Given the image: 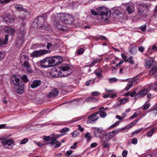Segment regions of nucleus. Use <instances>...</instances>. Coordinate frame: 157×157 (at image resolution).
<instances>
[{"label": "nucleus", "instance_id": "obj_1", "mask_svg": "<svg viewBox=\"0 0 157 157\" xmlns=\"http://www.w3.org/2000/svg\"><path fill=\"white\" fill-rule=\"evenodd\" d=\"M73 17L71 15L64 13H58L53 19L54 24L59 30L64 31L67 29V27L60 24V21L66 24H71L73 20Z\"/></svg>", "mask_w": 157, "mask_h": 157}, {"label": "nucleus", "instance_id": "obj_2", "mask_svg": "<svg viewBox=\"0 0 157 157\" xmlns=\"http://www.w3.org/2000/svg\"><path fill=\"white\" fill-rule=\"evenodd\" d=\"M63 61L61 57L57 56L52 57H47L41 60L40 65L43 68L52 67L60 64Z\"/></svg>", "mask_w": 157, "mask_h": 157}, {"label": "nucleus", "instance_id": "obj_3", "mask_svg": "<svg viewBox=\"0 0 157 157\" xmlns=\"http://www.w3.org/2000/svg\"><path fill=\"white\" fill-rule=\"evenodd\" d=\"M57 68L60 71L61 76L63 77L68 76L73 71L69 65L66 63H63L58 66Z\"/></svg>", "mask_w": 157, "mask_h": 157}, {"label": "nucleus", "instance_id": "obj_4", "mask_svg": "<svg viewBox=\"0 0 157 157\" xmlns=\"http://www.w3.org/2000/svg\"><path fill=\"white\" fill-rule=\"evenodd\" d=\"M29 59V57L25 55L23 56L20 59L21 63L23 67L24 70L27 73L31 72L32 71L31 67L28 62Z\"/></svg>", "mask_w": 157, "mask_h": 157}, {"label": "nucleus", "instance_id": "obj_5", "mask_svg": "<svg viewBox=\"0 0 157 157\" xmlns=\"http://www.w3.org/2000/svg\"><path fill=\"white\" fill-rule=\"evenodd\" d=\"M148 6L146 4H139L137 6V15L143 17L146 13L147 9Z\"/></svg>", "mask_w": 157, "mask_h": 157}, {"label": "nucleus", "instance_id": "obj_6", "mask_svg": "<svg viewBox=\"0 0 157 157\" xmlns=\"http://www.w3.org/2000/svg\"><path fill=\"white\" fill-rule=\"evenodd\" d=\"M46 20V18L44 17V15L39 16L35 19L33 23H36L38 28H43L44 25V24Z\"/></svg>", "mask_w": 157, "mask_h": 157}, {"label": "nucleus", "instance_id": "obj_7", "mask_svg": "<svg viewBox=\"0 0 157 157\" xmlns=\"http://www.w3.org/2000/svg\"><path fill=\"white\" fill-rule=\"evenodd\" d=\"M21 78L19 75H14L10 78L11 85H13V86L22 83L23 82L21 81Z\"/></svg>", "mask_w": 157, "mask_h": 157}, {"label": "nucleus", "instance_id": "obj_8", "mask_svg": "<svg viewBox=\"0 0 157 157\" xmlns=\"http://www.w3.org/2000/svg\"><path fill=\"white\" fill-rule=\"evenodd\" d=\"M2 143L3 147L8 149H11L14 144V142L12 139H3L2 140Z\"/></svg>", "mask_w": 157, "mask_h": 157}, {"label": "nucleus", "instance_id": "obj_9", "mask_svg": "<svg viewBox=\"0 0 157 157\" xmlns=\"http://www.w3.org/2000/svg\"><path fill=\"white\" fill-rule=\"evenodd\" d=\"M24 84L23 82L13 87L14 91L17 94H21L24 92Z\"/></svg>", "mask_w": 157, "mask_h": 157}, {"label": "nucleus", "instance_id": "obj_10", "mask_svg": "<svg viewBox=\"0 0 157 157\" xmlns=\"http://www.w3.org/2000/svg\"><path fill=\"white\" fill-rule=\"evenodd\" d=\"M48 52V51L45 49L35 51L32 52L31 56L33 57H37L45 55Z\"/></svg>", "mask_w": 157, "mask_h": 157}, {"label": "nucleus", "instance_id": "obj_11", "mask_svg": "<svg viewBox=\"0 0 157 157\" xmlns=\"http://www.w3.org/2000/svg\"><path fill=\"white\" fill-rule=\"evenodd\" d=\"M25 23L23 22L21 24L20 27L19 29L17 36L25 37Z\"/></svg>", "mask_w": 157, "mask_h": 157}, {"label": "nucleus", "instance_id": "obj_12", "mask_svg": "<svg viewBox=\"0 0 157 157\" xmlns=\"http://www.w3.org/2000/svg\"><path fill=\"white\" fill-rule=\"evenodd\" d=\"M94 130V133L95 136L100 138L101 137V135H103L105 134V132L101 128L94 127L92 128Z\"/></svg>", "mask_w": 157, "mask_h": 157}, {"label": "nucleus", "instance_id": "obj_13", "mask_svg": "<svg viewBox=\"0 0 157 157\" xmlns=\"http://www.w3.org/2000/svg\"><path fill=\"white\" fill-rule=\"evenodd\" d=\"M2 21L8 24H10L13 22L14 18L10 15L6 14L3 17Z\"/></svg>", "mask_w": 157, "mask_h": 157}, {"label": "nucleus", "instance_id": "obj_14", "mask_svg": "<svg viewBox=\"0 0 157 157\" xmlns=\"http://www.w3.org/2000/svg\"><path fill=\"white\" fill-rule=\"evenodd\" d=\"M50 75L52 77H62L59 70L57 68V67L52 69L50 73Z\"/></svg>", "mask_w": 157, "mask_h": 157}, {"label": "nucleus", "instance_id": "obj_15", "mask_svg": "<svg viewBox=\"0 0 157 157\" xmlns=\"http://www.w3.org/2000/svg\"><path fill=\"white\" fill-rule=\"evenodd\" d=\"M25 37L17 36L16 40L14 42V45L19 47L21 46L24 41Z\"/></svg>", "mask_w": 157, "mask_h": 157}, {"label": "nucleus", "instance_id": "obj_16", "mask_svg": "<svg viewBox=\"0 0 157 157\" xmlns=\"http://www.w3.org/2000/svg\"><path fill=\"white\" fill-rule=\"evenodd\" d=\"M120 130L115 129L111 132L108 133L105 136L106 137L107 140H109L119 133Z\"/></svg>", "mask_w": 157, "mask_h": 157}, {"label": "nucleus", "instance_id": "obj_17", "mask_svg": "<svg viewBox=\"0 0 157 157\" xmlns=\"http://www.w3.org/2000/svg\"><path fill=\"white\" fill-rule=\"evenodd\" d=\"M148 92L147 89H144L138 92L135 95V98L137 99L144 96Z\"/></svg>", "mask_w": 157, "mask_h": 157}, {"label": "nucleus", "instance_id": "obj_18", "mask_svg": "<svg viewBox=\"0 0 157 157\" xmlns=\"http://www.w3.org/2000/svg\"><path fill=\"white\" fill-rule=\"evenodd\" d=\"M155 61L151 59L145 62V67L147 69L151 68L155 66Z\"/></svg>", "mask_w": 157, "mask_h": 157}, {"label": "nucleus", "instance_id": "obj_19", "mask_svg": "<svg viewBox=\"0 0 157 157\" xmlns=\"http://www.w3.org/2000/svg\"><path fill=\"white\" fill-rule=\"evenodd\" d=\"M59 93V91L57 89H54L51 90L47 95L48 97L49 98H55L57 96Z\"/></svg>", "mask_w": 157, "mask_h": 157}, {"label": "nucleus", "instance_id": "obj_20", "mask_svg": "<svg viewBox=\"0 0 157 157\" xmlns=\"http://www.w3.org/2000/svg\"><path fill=\"white\" fill-rule=\"evenodd\" d=\"M110 12L109 10L102 14L99 17L101 18L102 20L105 21L109 19L110 17Z\"/></svg>", "mask_w": 157, "mask_h": 157}, {"label": "nucleus", "instance_id": "obj_21", "mask_svg": "<svg viewBox=\"0 0 157 157\" xmlns=\"http://www.w3.org/2000/svg\"><path fill=\"white\" fill-rule=\"evenodd\" d=\"M41 83L40 80H36L33 81L32 83L30 84V87L33 89L37 87L40 86Z\"/></svg>", "mask_w": 157, "mask_h": 157}, {"label": "nucleus", "instance_id": "obj_22", "mask_svg": "<svg viewBox=\"0 0 157 157\" xmlns=\"http://www.w3.org/2000/svg\"><path fill=\"white\" fill-rule=\"evenodd\" d=\"M97 10L98 11V13L99 17L105 12L109 10V9H107L106 7H99L97 9Z\"/></svg>", "mask_w": 157, "mask_h": 157}, {"label": "nucleus", "instance_id": "obj_23", "mask_svg": "<svg viewBox=\"0 0 157 157\" xmlns=\"http://www.w3.org/2000/svg\"><path fill=\"white\" fill-rule=\"evenodd\" d=\"M135 6L132 3L129 4L127 6L126 10L129 13L131 14L134 11Z\"/></svg>", "mask_w": 157, "mask_h": 157}, {"label": "nucleus", "instance_id": "obj_24", "mask_svg": "<svg viewBox=\"0 0 157 157\" xmlns=\"http://www.w3.org/2000/svg\"><path fill=\"white\" fill-rule=\"evenodd\" d=\"M50 144L51 145V146H53L54 144H55V145L54 146V147L55 148L59 147L61 145V143L59 141L57 140L54 142H53L52 141H51V142H48L46 144Z\"/></svg>", "mask_w": 157, "mask_h": 157}, {"label": "nucleus", "instance_id": "obj_25", "mask_svg": "<svg viewBox=\"0 0 157 157\" xmlns=\"http://www.w3.org/2000/svg\"><path fill=\"white\" fill-rule=\"evenodd\" d=\"M6 31L8 35H10L11 36H13L15 33V29L10 27H8Z\"/></svg>", "mask_w": 157, "mask_h": 157}, {"label": "nucleus", "instance_id": "obj_26", "mask_svg": "<svg viewBox=\"0 0 157 157\" xmlns=\"http://www.w3.org/2000/svg\"><path fill=\"white\" fill-rule=\"evenodd\" d=\"M138 79H136L133 80L132 81H129L128 84L127 85L124 89L126 91H128L129 89L132 86V84L135 82L137 83V82H136Z\"/></svg>", "mask_w": 157, "mask_h": 157}, {"label": "nucleus", "instance_id": "obj_27", "mask_svg": "<svg viewBox=\"0 0 157 157\" xmlns=\"http://www.w3.org/2000/svg\"><path fill=\"white\" fill-rule=\"evenodd\" d=\"M109 140H107V139L105 136L104 137L101 139L102 142L103 144V147L105 148H106L108 147V141Z\"/></svg>", "mask_w": 157, "mask_h": 157}, {"label": "nucleus", "instance_id": "obj_28", "mask_svg": "<svg viewBox=\"0 0 157 157\" xmlns=\"http://www.w3.org/2000/svg\"><path fill=\"white\" fill-rule=\"evenodd\" d=\"M15 8L16 10L19 11H24L25 12H27V10L26 9H24L22 6L21 5H17L15 6Z\"/></svg>", "mask_w": 157, "mask_h": 157}, {"label": "nucleus", "instance_id": "obj_29", "mask_svg": "<svg viewBox=\"0 0 157 157\" xmlns=\"http://www.w3.org/2000/svg\"><path fill=\"white\" fill-rule=\"evenodd\" d=\"M62 135L61 134H59V135H54V134L51 135V141H53V142L54 141H56V139L58 138L59 137H60V136H62Z\"/></svg>", "mask_w": 157, "mask_h": 157}, {"label": "nucleus", "instance_id": "obj_30", "mask_svg": "<svg viewBox=\"0 0 157 157\" xmlns=\"http://www.w3.org/2000/svg\"><path fill=\"white\" fill-rule=\"evenodd\" d=\"M88 120L87 121V123H94L95 121H97L98 119V118H94L93 117H92L91 118H89L88 117Z\"/></svg>", "mask_w": 157, "mask_h": 157}, {"label": "nucleus", "instance_id": "obj_31", "mask_svg": "<svg viewBox=\"0 0 157 157\" xmlns=\"http://www.w3.org/2000/svg\"><path fill=\"white\" fill-rule=\"evenodd\" d=\"M43 139L44 140V141L45 142H47L49 141V142H51V136H44L43 137Z\"/></svg>", "mask_w": 157, "mask_h": 157}, {"label": "nucleus", "instance_id": "obj_32", "mask_svg": "<svg viewBox=\"0 0 157 157\" xmlns=\"http://www.w3.org/2000/svg\"><path fill=\"white\" fill-rule=\"evenodd\" d=\"M152 69L149 72V74L150 75H153L156 71L157 70V67L155 66L154 67H151Z\"/></svg>", "mask_w": 157, "mask_h": 157}, {"label": "nucleus", "instance_id": "obj_33", "mask_svg": "<svg viewBox=\"0 0 157 157\" xmlns=\"http://www.w3.org/2000/svg\"><path fill=\"white\" fill-rule=\"evenodd\" d=\"M85 137L87 139V142L89 141L92 138L91 135L89 132H87L85 134Z\"/></svg>", "mask_w": 157, "mask_h": 157}, {"label": "nucleus", "instance_id": "obj_34", "mask_svg": "<svg viewBox=\"0 0 157 157\" xmlns=\"http://www.w3.org/2000/svg\"><path fill=\"white\" fill-rule=\"evenodd\" d=\"M21 81L23 80L24 82H27L29 81V80L27 76L26 75H24L20 79Z\"/></svg>", "mask_w": 157, "mask_h": 157}, {"label": "nucleus", "instance_id": "obj_35", "mask_svg": "<svg viewBox=\"0 0 157 157\" xmlns=\"http://www.w3.org/2000/svg\"><path fill=\"white\" fill-rule=\"evenodd\" d=\"M128 101V99L127 98H122L120 99L119 100L120 102L122 105Z\"/></svg>", "mask_w": 157, "mask_h": 157}, {"label": "nucleus", "instance_id": "obj_36", "mask_svg": "<svg viewBox=\"0 0 157 157\" xmlns=\"http://www.w3.org/2000/svg\"><path fill=\"white\" fill-rule=\"evenodd\" d=\"M86 100L88 101H93L95 102L97 101L98 100L95 98L94 97H90L86 98Z\"/></svg>", "mask_w": 157, "mask_h": 157}, {"label": "nucleus", "instance_id": "obj_37", "mask_svg": "<svg viewBox=\"0 0 157 157\" xmlns=\"http://www.w3.org/2000/svg\"><path fill=\"white\" fill-rule=\"evenodd\" d=\"M84 52V49L83 48H80L78 49L77 51V54L80 55L83 54Z\"/></svg>", "mask_w": 157, "mask_h": 157}, {"label": "nucleus", "instance_id": "obj_38", "mask_svg": "<svg viewBox=\"0 0 157 157\" xmlns=\"http://www.w3.org/2000/svg\"><path fill=\"white\" fill-rule=\"evenodd\" d=\"M99 115L102 117H104L106 116V112L103 111H101L99 113Z\"/></svg>", "mask_w": 157, "mask_h": 157}, {"label": "nucleus", "instance_id": "obj_39", "mask_svg": "<svg viewBox=\"0 0 157 157\" xmlns=\"http://www.w3.org/2000/svg\"><path fill=\"white\" fill-rule=\"evenodd\" d=\"M79 132L75 131L72 133V136L74 138H76L79 135Z\"/></svg>", "mask_w": 157, "mask_h": 157}, {"label": "nucleus", "instance_id": "obj_40", "mask_svg": "<svg viewBox=\"0 0 157 157\" xmlns=\"http://www.w3.org/2000/svg\"><path fill=\"white\" fill-rule=\"evenodd\" d=\"M69 130L70 129L69 128L67 127H65L60 130V132L62 133H65L69 131Z\"/></svg>", "mask_w": 157, "mask_h": 157}, {"label": "nucleus", "instance_id": "obj_41", "mask_svg": "<svg viewBox=\"0 0 157 157\" xmlns=\"http://www.w3.org/2000/svg\"><path fill=\"white\" fill-rule=\"evenodd\" d=\"M124 61L125 62H128L132 64H134V61L132 60V57H130L128 58L127 59L124 60Z\"/></svg>", "mask_w": 157, "mask_h": 157}, {"label": "nucleus", "instance_id": "obj_42", "mask_svg": "<svg viewBox=\"0 0 157 157\" xmlns=\"http://www.w3.org/2000/svg\"><path fill=\"white\" fill-rule=\"evenodd\" d=\"M150 106V104L149 103H147L146 104H144L143 107V109L144 110H146Z\"/></svg>", "mask_w": 157, "mask_h": 157}, {"label": "nucleus", "instance_id": "obj_43", "mask_svg": "<svg viewBox=\"0 0 157 157\" xmlns=\"http://www.w3.org/2000/svg\"><path fill=\"white\" fill-rule=\"evenodd\" d=\"M28 141V139L27 138H25L23 140H21L20 142V144H25Z\"/></svg>", "mask_w": 157, "mask_h": 157}, {"label": "nucleus", "instance_id": "obj_44", "mask_svg": "<svg viewBox=\"0 0 157 157\" xmlns=\"http://www.w3.org/2000/svg\"><path fill=\"white\" fill-rule=\"evenodd\" d=\"M99 61V60L98 59H96L94 61H93L92 62L91 64H90V65H91V66H93L94 65H95Z\"/></svg>", "mask_w": 157, "mask_h": 157}, {"label": "nucleus", "instance_id": "obj_45", "mask_svg": "<svg viewBox=\"0 0 157 157\" xmlns=\"http://www.w3.org/2000/svg\"><path fill=\"white\" fill-rule=\"evenodd\" d=\"M155 128L151 129L148 132V135L149 136H151L154 133Z\"/></svg>", "mask_w": 157, "mask_h": 157}, {"label": "nucleus", "instance_id": "obj_46", "mask_svg": "<svg viewBox=\"0 0 157 157\" xmlns=\"http://www.w3.org/2000/svg\"><path fill=\"white\" fill-rule=\"evenodd\" d=\"M8 37L9 35L8 34L6 35L5 36V38L4 40H3V41L5 44H6L7 43V42L8 40Z\"/></svg>", "mask_w": 157, "mask_h": 157}, {"label": "nucleus", "instance_id": "obj_47", "mask_svg": "<svg viewBox=\"0 0 157 157\" xmlns=\"http://www.w3.org/2000/svg\"><path fill=\"white\" fill-rule=\"evenodd\" d=\"M138 140L136 138H133L132 140L131 143L132 144H136L137 143Z\"/></svg>", "mask_w": 157, "mask_h": 157}, {"label": "nucleus", "instance_id": "obj_48", "mask_svg": "<svg viewBox=\"0 0 157 157\" xmlns=\"http://www.w3.org/2000/svg\"><path fill=\"white\" fill-rule=\"evenodd\" d=\"M109 81L110 82L112 83L116 82L117 81V79L115 78H109Z\"/></svg>", "mask_w": 157, "mask_h": 157}, {"label": "nucleus", "instance_id": "obj_49", "mask_svg": "<svg viewBox=\"0 0 157 157\" xmlns=\"http://www.w3.org/2000/svg\"><path fill=\"white\" fill-rule=\"evenodd\" d=\"M100 93L98 91H94L92 92V95L94 96H97L99 95Z\"/></svg>", "mask_w": 157, "mask_h": 157}, {"label": "nucleus", "instance_id": "obj_50", "mask_svg": "<svg viewBox=\"0 0 157 157\" xmlns=\"http://www.w3.org/2000/svg\"><path fill=\"white\" fill-rule=\"evenodd\" d=\"M99 113V112L96 113H93L91 115H90L89 117V118H91L92 117H96V115L98 114Z\"/></svg>", "mask_w": 157, "mask_h": 157}, {"label": "nucleus", "instance_id": "obj_51", "mask_svg": "<svg viewBox=\"0 0 157 157\" xmlns=\"http://www.w3.org/2000/svg\"><path fill=\"white\" fill-rule=\"evenodd\" d=\"M78 143L77 142H75L73 144V145L71 146L70 148L71 149H75L77 147L76 145L78 144Z\"/></svg>", "mask_w": 157, "mask_h": 157}, {"label": "nucleus", "instance_id": "obj_52", "mask_svg": "<svg viewBox=\"0 0 157 157\" xmlns=\"http://www.w3.org/2000/svg\"><path fill=\"white\" fill-rule=\"evenodd\" d=\"M127 155V151L126 150L124 151L122 153L123 157H126Z\"/></svg>", "mask_w": 157, "mask_h": 157}, {"label": "nucleus", "instance_id": "obj_53", "mask_svg": "<svg viewBox=\"0 0 157 157\" xmlns=\"http://www.w3.org/2000/svg\"><path fill=\"white\" fill-rule=\"evenodd\" d=\"M72 153V151L71 150H69L67 151L66 154V156H69Z\"/></svg>", "mask_w": 157, "mask_h": 157}, {"label": "nucleus", "instance_id": "obj_54", "mask_svg": "<svg viewBox=\"0 0 157 157\" xmlns=\"http://www.w3.org/2000/svg\"><path fill=\"white\" fill-rule=\"evenodd\" d=\"M91 13L92 14L94 15H98V16L97 10V12H96L94 10H92L91 11Z\"/></svg>", "mask_w": 157, "mask_h": 157}, {"label": "nucleus", "instance_id": "obj_55", "mask_svg": "<svg viewBox=\"0 0 157 157\" xmlns=\"http://www.w3.org/2000/svg\"><path fill=\"white\" fill-rule=\"evenodd\" d=\"M141 29L143 32H144L146 30V25H143L141 27Z\"/></svg>", "mask_w": 157, "mask_h": 157}, {"label": "nucleus", "instance_id": "obj_56", "mask_svg": "<svg viewBox=\"0 0 157 157\" xmlns=\"http://www.w3.org/2000/svg\"><path fill=\"white\" fill-rule=\"evenodd\" d=\"M5 44L4 43L3 40L0 38V47H1Z\"/></svg>", "mask_w": 157, "mask_h": 157}, {"label": "nucleus", "instance_id": "obj_57", "mask_svg": "<svg viewBox=\"0 0 157 157\" xmlns=\"http://www.w3.org/2000/svg\"><path fill=\"white\" fill-rule=\"evenodd\" d=\"M78 129L81 132H83L84 130V128H83L81 127L80 125H78Z\"/></svg>", "mask_w": 157, "mask_h": 157}, {"label": "nucleus", "instance_id": "obj_58", "mask_svg": "<svg viewBox=\"0 0 157 157\" xmlns=\"http://www.w3.org/2000/svg\"><path fill=\"white\" fill-rule=\"evenodd\" d=\"M139 121V120H135L132 122L130 124L131 125L132 127L135 124Z\"/></svg>", "mask_w": 157, "mask_h": 157}, {"label": "nucleus", "instance_id": "obj_59", "mask_svg": "<svg viewBox=\"0 0 157 157\" xmlns=\"http://www.w3.org/2000/svg\"><path fill=\"white\" fill-rule=\"evenodd\" d=\"M138 116V114L136 113H134V114L130 117V118L131 119H133V118L137 117Z\"/></svg>", "mask_w": 157, "mask_h": 157}, {"label": "nucleus", "instance_id": "obj_60", "mask_svg": "<svg viewBox=\"0 0 157 157\" xmlns=\"http://www.w3.org/2000/svg\"><path fill=\"white\" fill-rule=\"evenodd\" d=\"M138 50L140 52H143L144 51V48L143 47L140 46L138 48Z\"/></svg>", "mask_w": 157, "mask_h": 157}, {"label": "nucleus", "instance_id": "obj_61", "mask_svg": "<svg viewBox=\"0 0 157 157\" xmlns=\"http://www.w3.org/2000/svg\"><path fill=\"white\" fill-rule=\"evenodd\" d=\"M136 92L135 91H133L131 94L130 93V95L131 97H133L136 95Z\"/></svg>", "mask_w": 157, "mask_h": 157}, {"label": "nucleus", "instance_id": "obj_62", "mask_svg": "<svg viewBox=\"0 0 157 157\" xmlns=\"http://www.w3.org/2000/svg\"><path fill=\"white\" fill-rule=\"evenodd\" d=\"M10 1V0H0L1 2L2 3H8Z\"/></svg>", "mask_w": 157, "mask_h": 157}, {"label": "nucleus", "instance_id": "obj_63", "mask_svg": "<svg viewBox=\"0 0 157 157\" xmlns=\"http://www.w3.org/2000/svg\"><path fill=\"white\" fill-rule=\"evenodd\" d=\"M97 146V144L96 143H93L91 144L90 147L92 148H94L96 147Z\"/></svg>", "mask_w": 157, "mask_h": 157}, {"label": "nucleus", "instance_id": "obj_64", "mask_svg": "<svg viewBox=\"0 0 157 157\" xmlns=\"http://www.w3.org/2000/svg\"><path fill=\"white\" fill-rule=\"evenodd\" d=\"M5 54L3 53L0 52V60L4 58Z\"/></svg>", "mask_w": 157, "mask_h": 157}]
</instances>
